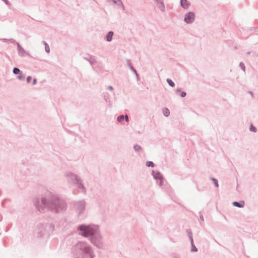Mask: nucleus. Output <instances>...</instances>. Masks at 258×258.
Returning <instances> with one entry per match:
<instances>
[{"label": "nucleus", "instance_id": "obj_1", "mask_svg": "<svg viewBox=\"0 0 258 258\" xmlns=\"http://www.w3.org/2000/svg\"><path fill=\"white\" fill-rule=\"evenodd\" d=\"M80 230L83 231L82 234L84 236H89L93 235L95 233V229L90 226H81L80 227Z\"/></svg>", "mask_w": 258, "mask_h": 258}, {"label": "nucleus", "instance_id": "obj_2", "mask_svg": "<svg viewBox=\"0 0 258 258\" xmlns=\"http://www.w3.org/2000/svg\"><path fill=\"white\" fill-rule=\"evenodd\" d=\"M195 18V15L192 13H189L186 14L184 18V21L187 23H191L192 22Z\"/></svg>", "mask_w": 258, "mask_h": 258}, {"label": "nucleus", "instance_id": "obj_3", "mask_svg": "<svg viewBox=\"0 0 258 258\" xmlns=\"http://www.w3.org/2000/svg\"><path fill=\"white\" fill-rule=\"evenodd\" d=\"M233 205L237 207L243 208L244 206V202L243 201H241L239 203L237 202H234L233 203Z\"/></svg>", "mask_w": 258, "mask_h": 258}, {"label": "nucleus", "instance_id": "obj_4", "mask_svg": "<svg viewBox=\"0 0 258 258\" xmlns=\"http://www.w3.org/2000/svg\"><path fill=\"white\" fill-rule=\"evenodd\" d=\"M181 6L184 9H187L189 6V3L186 0H181Z\"/></svg>", "mask_w": 258, "mask_h": 258}, {"label": "nucleus", "instance_id": "obj_5", "mask_svg": "<svg viewBox=\"0 0 258 258\" xmlns=\"http://www.w3.org/2000/svg\"><path fill=\"white\" fill-rule=\"evenodd\" d=\"M154 177L156 179H159L160 181V184H162L163 178L159 173L154 174Z\"/></svg>", "mask_w": 258, "mask_h": 258}, {"label": "nucleus", "instance_id": "obj_6", "mask_svg": "<svg viewBox=\"0 0 258 258\" xmlns=\"http://www.w3.org/2000/svg\"><path fill=\"white\" fill-rule=\"evenodd\" d=\"M113 33L112 32H109L106 36V39L108 41H110L112 40Z\"/></svg>", "mask_w": 258, "mask_h": 258}, {"label": "nucleus", "instance_id": "obj_7", "mask_svg": "<svg viewBox=\"0 0 258 258\" xmlns=\"http://www.w3.org/2000/svg\"><path fill=\"white\" fill-rule=\"evenodd\" d=\"M163 113L164 115L166 116H168L170 114V111L167 108H164L163 109Z\"/></svg>", "mask_w": 258, "mask_h": 258}, {"label": "nucleus", "instance_id": "obj_8", "mask_svg": "<svg viewBox=\"0 0 258 258\" xmlns=\"http://www.w3.org/2000/svg\"><path fill=\"white\" fill-rule=\"evenodd\" d=\"M167 81L170 86H171V87L174 86L175 84H174V82L171 80L167 79Z\"/></svg>", "mask_w": 258, "mask_h": 258}, {"label": "nucleus", "instance_id": "obj_9", "mask_svg": "<svg viewBox=\"0 0 258 258\" xmlns=\"http://www.w3.org/2000/svg\"><path fill=\"white\" fill-rule=\"evenodd\" d=\"M124 116L123 115H120L117 118L118 121L120 122L123 120Z\"/></svg>", "mask_w": 258, "mask_h": 258}, {"label": "nucleus", "instance_id": "obj_10", "mask_svg": "<svg viewBox=\"0 0 258 258\" xmlns=\"http://www.w3.org/2000/svg\"><path fill=\"white\" fill-rule=\"evenodd\" d=\"M20 71L19 69L17 68H15L13 70V73L15 74H19L20 73Z\"/></svg>", "mask_w": 258, "mask_h": 258}, {"label": "nucleus", "instance_id": "obj_11", "mask_svg": "<svg viewBox=\"0 0 258 258\" xmlns=\"http://www.w3.org/2000/svg\"><path fill=\"white\" fill-rule=\"evenodd\" d=\"M146 165L148 167H150V166L153 167L154 163L152 162L149 161L146 163Z\"/></svg>", "mask_w": 258, "mask_h": 258}, {"label": "nucleus", "instance_id": "obj_12", "mask_svg": "<svg viewBox=\"0 0 258 258\" xmlns=\"http://www.w3.org/2000/svg\"><path fill=\"white\" fill-rule=\"evenodd\" d=\"M250 130L252 132H256V128L254 126H253L252 125H251L250 127Z\"/></svg>", "mask_w": 258, "mask_h": 258}, {"label": "nucleus", "instance_id": "obj_13", "mask_svg": "<svg viewBox=\"0 0 258 258\" xmlns=\"http://www.w3.org/2000/svg\"><path fill=\"white\" fill-rule=\"evenodd\" d=\"M45 50L47 52H49L50 51L49 46L47 44H46V45H45Z\"/></svg>", "mask_w": 258, "mask_h": 258}, {"label": "nucleus", "instance_id": "obj_14", "mask_svg": "<svg viewBox=\"0 0 258 258\" xmlns=\"http://www.w3.org/2000/svg\"><path fill=\"white\" fill-rule=\"evenodd\" d=\"M18 78L19 80H23L24 79V76H23L22 74H21L19 76H18Z\"/></svg>", "mask_w": 258, "mask_h": 258}, {"label": "nucleus", "instance_id": "obj_15", "mask_svg": "<svg viewBox=\"0 0 258 258\" xmlns=\"http://www.w3.org/2000/svg\"><path fill=\"white\" fill-rule=\"evenodd\" d=\"M31 79H32V78L30 76H29V77H27V82L28 83H29L30 82V81L31 80Z\"/></svg>", "mask_w": 258, "mask_h": 258}, {"label": "nucleus", "instance_id": "obj_16", "mask_svg": "<svg viewBox=\"0 0 258 258\" xmlns=\"http://www.w3.org/2000/svg\"><path fill=\"white\" fill-rule=\"evenodd\" d=\"M213 181L214 182L215 185L216 187L218 186V184L217 181L215 179H213Z\"/></svg>", "mask_w": 258, "mask_h": 258}, {"label": "nucleus", "instance_id": "obj_17", "mask_svg": "<svg viewBox=\"0 0 258 258\" xmlns=\"http://www.w3.org/2000/svg\"><path fill=\"white\" fill-rule=\"evenodd\" d=\"M186 95V93L185 92H182L180 94V96L182 97H183L184 96H185Z\"/></svg>", "mask_w": 258, "mask_h": 258}, {"label": "nucleus", "instance_id": "obj_18", "mask_svg": "<svg viewBox=\"0 0 258 258\" xmlns=\"http://www.w3.org/2000/svg\"><path fill=\"white\" fill-rule=\"evenodd\" d=\"M135 149L136 150H139V149H140V147L139 146H135Z\"/></svg>", "mask_w": 258, "mask_h": 258}, {"label": "nucleus", "instance_id": "obj_19", "mask_svg": "<svg viewBox=\"0 0 258 258\" xmlns=\"http://www.w3.org/2000/svg\"><path fill=\"white\" fill-rule=\"evenodd\" d=\"M36 83V79H35L33 80V85H35Z\"/></svg>", "mask_w": 258, "mask_h": 258}, {"label": "nucleus", "instance_id": "obj_20", "mask_svg": "<svg viewBox=\"0 0 258 258\" xmlns=\"http://www.w3.org/2000/svg\"><path fill=\"white\" fill-rule=\"evenodd\" d=\"M125 120L126 121H128V116L127 115H125Z\"/></svg>", "mask_w": 258, "mask_h": 258}]
</instances>
